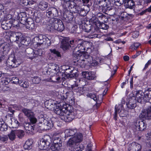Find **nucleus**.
<instances>
[{
	"mask_svg": "<svg viewBox=\"0 0 151 151\" xmlns=\"http://www.w3.org/2000/svg\"><path fill=\"white\" fill-rule=\"evenodd\" d=\"M74 43L78 44L77 46L74 49L75 51H77L75 54L74 59L76 60L74 61V62L76 65L83 68L85 66L86 62H90L88 60V58H90L89 56L88 53L83 52V50H85V48L83 45V43L81 40L77 39L76 41L73 40L70 41V43L71 45Z\"/></svg>",
	"mask_w": 151,
	"mask_h": 151,
	"instance_id": "obj_1",
	"label": "nucleus"
},
{
	"mask_svg": "<svg viewBox=\"0 0 151 151\" xmlns=\"http://www.w3.org/2000/svg\"><path fill=\"white\" fill-rule=\"evenodd\" d=\"M54 112L60 116L61 119L66 122L71 121L76 115V112L73 111V107L65 103L57 104L55 107Z\"/></svg>",
	"mask_w": 151,
	"mask_h": 151,
	"instance_id": "obj_2",
	"label": "nucleus"
},
{
	"mask_svg": "<svg viewBox=\"0 0 151 151\" xmlns=\"http://www.w3.org/2000/svg\"><path fill=\"white\" fill-rule=\"evenodd\" d=\"M22 112L25 115L29 118L31 124L25 123L24 124L26 130L32 132L34 129V124L37 122V119L34 116V113L30 110L24 108L22 109Z\"/></svg>",
	"mask_w": 151,
	"mask_h": 151,
	"instance_id": "obj_3",
	"label": "nucleus"
},
{
	"mask_svg": "<svg viewBox=\"0 0 151 151\" xmlns=\"http://www.w3.org/2000/svg\"><path fill=\"white\" fill-rule=\"evenodd\" d=\"M51 142L50 136L46 135L41 139L39 144V147L41 150H45L49 147Z\"/></svg>",
	"mask_w": 151,
	"mask_h": 151,
	"instance_id": "obj_4",
	"label": "nucleus"
},
{
	"mask_svg": "<svg viewBox=\"0 0 151 151\" xmlns=\"http://www.w3.org/2000/svg\"><path fill=\"white\" fill-rule=\"evenodd\" d=\"M21 63V60L19 59H16L14 54L10 55L7 61V65L10 68H16Z\"/></svg>",
	"mask_w": 151,
	"mask_h": 151,
	"instance_id": "obj_5",
	"label": "nucleus"
},
{
	"mask_svg": "<svg viewBox=\"0 0 151 151\" xmlns=\"http://www.w3.org/2000/svg\"><path fill=\"white\" fill-rule=\"evenodd\" d=\"M39 121L42 125L44 127L42 129H49L51 128L53 126V121L49 118L41 117Z\"/></svg>",
	"mask_w": 151,
	"mask_h": 151,
	"instance_id": "obj_6",
	"label": "nucleus"
},
{
	"mask_svg": "<svg viewBox=\"0 0 151 151\" xmlns=\"http://www.w3.org/2000/svg\"><path fill=\"white\" fill-rule=\"evenodd\" d=\"M51 68V73H50V75L52 77L51 78V81L55 82H59L60 78L56 75L58 73L57 71L58 69V66L57 65L55 64L52 66Z\"/></svg>",
	"mask_w": 151,
	"mask_h": 151,
	"instance_id": "obj_7",
	"label": "nucleus"
},
{
	"mask_svg": "<svg viewBox=\"0 0 151 151\" xmlns=\"http://www.w3.org/2000/svg\"><path fill=\"white\" fill-rule=\"evenodd\" d=\"M15 35L17 42L18 43L19 47H21V48H25L27 47V45L25 44L27 42L24 40L22 34L20 32H16L15 34Z\"/></svg>",
	"mask_w": 151,
	"mask_h": 151,
	"instance_id": "obj_8",
	"label": "nucleus"
},
{
	"mask_svg": "<svg viewBox=\"0 0 151 151\" xmlns=\"http://www.w3.org/2000/svg\"><path fill=\"white\" fill-rule=\"evenodd\" d=\"M65 137H68L70 136L73 137H72L76 138L78 136L79 132H77L76 129H68L65 130Z\"/></svg>",
	"mask_w": 151,
	"mask_h": 151,
	"instance_id": "obj_9",
	"label": "nucleus"
},
{
	"mask_svg": "<svg viewBox=\"0 0 151 151\" xmlns=\"http://www.w3.org/2000/svg\"><path fill=\"white\" fill-rule=\"evenodd\" d=\"M124 107L122 105L120 104L118 106L116 105L115 106V117L117 116L118 112L119 115L121 117H124L126 114V112L123 109Z\"/></svg>",
	"mask_w": 151,
	"mask_h": 151,
	"instance_id": "obj_10",
	"label": "nucleus"
},
{
	"mask_svg": "<svg viewBox=\"0 0 151 151\" xmlns=\"http://www.w3.org/2000/svg\"><path fill=\"white\" fill-rule=\"evenodd\" d=\"M53 21L55 22V29L60 32L64 30L65 27L62 21L60 19L55 18L53 19Z\"/></svg>",
	"mask_w": 151,
	"mask_h": 151,
	"instance_id": "obj_11",
	"label": "nucleus"
},
{
	"mask_svg": "<svg viewBox=\"0 0 151 151\" xmlns=\"http://www.w3.org/2000/svg\"><path fill=\"white\" fill-rule=\"evenodd\" d=\"M140 118L146 119H151V105L146 110L142 111L139 116Z\"/></svg>",
	"mask_w": 151,
	"mask_h": 151,
	"instance_id": "obj_12",
	"label": "nucleus"
},
{
	"mask_svg": "<svg viewBox=\"0 0 151 151\" xmlns=\"http://www.w3.org/2000/svg\"><path fill=\"white\" fill-rule=\"evenodd\" d=\"M71 88L73 91L76 92L78 95H82L84 93L85 91L83 87H78L76 84L72 85Z\"/></svg>",
	"mask_w": 151,
	"mask_h": 151,
	"instance_id": "obj_13",
	"label": "nucleus"
},
{
	"mask_svg": "<svg viewBox=\"0 0 151 151\" xmlns=\"http://www.w3.org/2000/svg\"><path fill=\"white\" fill-rule=\"evenodd\" d=\"M129 151H141L142 148L140 144L135 142L129 144Z\"/></svg>",
	"mask_w": 151,
	"mask_h": 151,
	"instance_id": "obj_14",
	"label": "nucleus"
},
{
	"mask_svg": "<svg viewBox=\"0 0 151 151\" xmlns=\"http://www.w3.org/2000/svg\"><path fill=\"white\" fill-rule=\"evenodd\" d=\"M58 140L55 139L54 142L50 148L53 151H61L60 147L62 146V144L59 142H58Z\"/></svg>",
	"mask_w": 151,
	"mask_h": 151,
	"instance_id": "obj_15",
	"label": "nucleus"
},
{
	"mask_svg": "<svg viewBox=\"0 0 151 151\" xmlns=\"http://www.w3.org/2000/svg\"><path fill=\"white\" fill-rule=\"evenodd\" d=\"M82 74L83 77L88 80L93 79L96 77L95 73L91 72H83Z\"/></svg>",
	"mask_w": 151,
	"mask_h": 151,
	"instance_id": "obj_16",
	"label": "nucleus"
},
{
	"mask_svg": "<svg viewBox=\"0 0 151 151\" xmlns=\"http://www.w3.org/2000/svg\"><path fill=\"white\" fill-rule=\"evenodd\" d=\"M136 100L134 97L130 98L129 100H127V107L130 109H134L136 106Z\"/></svg>",
	"mask_w": 151,
	"mask_h": 151,
	"instance_id": "obj_17",
	"label": "nucleus"
},
{
	"mask_svg": "<svg viewBox=\"0 0 151 151\" xmlns=\"http://www.w3.org/2000/svg\"><path fill=\"white\" fill-rule=\"evenodd\" d=\"M136 129L140 131L144 130L146 128V124L142 121H137L136 123Z\"/></svg>",
	"mask_w": 151,
	"mask_h": 151,
	"instance_id": "obj_18",
	"label": "nucleus"
},
{
	"mask_svg": "<svg viewBox=\"0 0 151 151\" xmlns=\"http://www.w3.org/2000/svg\"><path fill=\"white\" fill-rule=\"evenodd\" d=\"M71 46L70 45L68 40L66 39H63L61 42L60 47L63 50H65L69 48Z\"/></svg>",
	"mask_w": 151,
	"mask_h": 151,
	"instance_id": "obj_19",
	"label": "nucleus"
},
{
	"mask_svg": "<svg viewBox=\"0 0 151 151\" xmlns=\"http://www.w3.org/2000/svg\"><path fill=\"white\" fill-rule=\"evenodd\" d=\"M26 27L27 29L31 30L35 29V25L34 21L32 19L30 21H28L26 24Z\"/></svg>",
	"mask_w": 151,
	"mask_h": 151,
	"instance_id": "obj_20",
	"label": "nucleus"
},
{
	"mask_svg": "<svg viewBox=\"0 0 151 151\" xmlns=\"http://www.w3.org/2000/svg\"><path fill=\"white\" fill-rule=\"evenodd\" d=\"M124 6L126 8L132 9L134 5V3L132 0H124Z\"/></svg>",
	"mask_w": 151,
	"mask_h": 151,
	"instance_id": "obj_21",
	"label": "nucleus"
},
{
	"mask_svg": "<svg viewBox=\"0 0 151 151\" xmlns=\"http://www.w3.org/2000/svg\"><path fill=\"white\" fill-rule=\"evenodd\" d=\"M35 38L38 40V43L40 44H42L43 42L47 41V39H48L45 35H40L36 37Z\"/></svg>",
	"mask_w": 151,
	"mask_h": 151,
	"instance_id": "obj_22",
	"label": "nucleus"
},
{
	"mask_svg": "<svg viewBox=\"0 0 151 151\" xmlns=\"http://www.w3.org/2000/svg\"><path fill=\"white\" fill-rule=\"evenodd\" d=\"M144 93L141 91H138L136 94V98L135 99H137V101L139 103H141L143 99Z\"/></svg>",
	"mask_w": 151,
	"mask_h": 151,
	"instance_id": "obj_23",
	"label": "nucleus"
},
{
	"mask_svg": "<svg viewBox=\"0 0 151 151\" xmlns=\"http://www.w3.org/2000/svg\"><path fill=\"white\" fill-rule=\"evenodd\" d=\"M27 56L29 57V58L32 59L35 57L34 50L31 48L28 49L27 50Z\"/></svg>",
	"mask_w": 151,
	"mask_h": 151,
	"instance_id": "obj_24",
	"label": "nucleus"
},
{
	"mask_svg": "<svg viewBox=\"0 0 151 151\" xmlns=\"http://www.w3.org/2000/svg\"><path fill=\"white\" fill-rule=\"evenodd\" d=\"M32 140L30 139H28L27 140L24 145V148L25 150L30 149L32 148Z\"/></svg>",
	"mask_w": 151,
	"mask_h": 151,
	"instance_id": "obj_25",
	"label": "nucleus"
},
{
	"mask_svg": "<svg viewBox=\"0 0 151 151\" xmlns=\"http://www.w3.org/2000/svg\"><path fill=\"white\" fill-rule=\"evenodd\" d=\"M16 137L19 139L22 138L24 136L25 133L24 131L21 129L15 130Z\"/></svg>",
	"mask_w": 151,
	"mask_h": 151,
	"instance_id": "obj_26",
	"label": "nucleus"
},
{
	"mask_svg": "<svg viewBox=\"0 0 151 151\" xmlns=\"http://www.w3.org/2000/svg\"><path fill=\"white\" fill-rule=\"evenodd\" d=\"M38 6L39 8L41 10H44L48 7V4L45 1H42L40 2Z\"/></svg>",
	"mask_w": 151,
	"mask_h": 151,
	"instance_id": "obj_27",
	"label": "nucleus"
},
{
	"mask_svg": "<svg viewBox=\"0 0 151 151\" xmlns=\"http://www.w3.org/2000/svg\"><path fill=\"white\" fill-rule=\"evenodd\" d=\"M52 21L53 22L51 23L50 22L47 25L46 29L48 31H52L54 30H55V22H54V21H53V20Z\"/></svg>",
	"mask_w": 151,
	"mask_h": 151,
	"instance_id": "obj_28",
	"label": "nucleus"
},
{
	"mask_svg": "<svg viewBox=\"0 0 151 151\" xmlns=\"http://www.w3.org/2000/svg\"><path fill=\"white\" fill-rule=\"evenodd\" d=\"M8 136L10 140L13 141L16 137L15 130H12L8 134Z\"/></svg>",
	"mask_w": 151,
	"mask_h": 151,
	"instance_id": "obj_29",
	"label": "nucleus"
},
{
	"mask_svg": "<svg viewBox=\"0 0 151 151\" xmlns=\"http://www.w3.org/2000/svg\"><path fill=\"white\" fill-rule=\"evenodd\" d=\"M10 81L11 80L10 78L6 76H5L1 78V82L4 85H7Z\"/></svg>",
	"mask_w": 151,
	"mask_h": 151,
	"instance_id": "obj_30",
	"label": "nucleus"
},
{
	"mask_svg": "<svg viewBox=\"0 0 151 151\" xmlns=\"http://www.w3.org/2000/svg\"><path fill=\"white\" fill-rule=\"evenodd\" d=\"M4 122L2 120H0V131H6L7 129V126L6 125L4 124Z\"/></svg>",
	"mask_w": 151,
	"mask_h": 151,
	"instance_id": "obj_31",
	"label": "nucleus"
},
{
	"mask_svg": "<svg viewBox=\"0 0 151 151\" xmlns=\"http://www.w3.org/2000/svg\"><path fill=\"white\" fill-rule=\"evenodd\" d=\"M87 96H89L91 98L93 99L94 101L98 103V101L99 100L100 98L99 97L97 98L96 95L94 93H90L88 94Z\"/></svg>",
	"mask_w": 151,
	"mask_h": 151,
	"instance_id": "obj_32",
	"label": "nucleus"
},
{
	"mask_svg": "<svg viewBox=\"0 0 151 151\" xmlns=\"http://www.w3.org/2000/svg\"><path fill=\"white\" fill-rule=\"evenodd\" d=\"M19 85L21 87L24 88H27L29 86V83L27 81H24L23 82L22 81H20Z\"/></svg>",
	"mask_w": 151,
	"mask_h": 151,
	"instance_id": "obj_33",
	"label": "nucleus"
},
{
	"mask_svg": "<svg viewBox=\"0 0 151 151\" xmlns=\"http://www.w3.org/2000/svg\"><path fill=\"white\" fill-rule=\"evenodd\" d=\"M12 83L15 84H17L19 83V78L16 77H13L11 80Z\"/></svg>",
	"mask_w": 151,
	"mask_h": 151,
	"instance_id": "obj_34",
	"label": "nucleus"
},
{
	"mask_svg": "<svg viewBox=\"0 0 151 151\" xmlns=\"http://www.w3.org/2000/svg\"><path fill=\"white\" fill-rule=\"evenodd\" d=\"M35 57L38 56H41L42 53V50L41 49H39L34 51Z\"/></svg>",
	"mask_w": 151,
	"mask_h": 151,
	"instance_id": "obj_35",
	"label": "nucleus"
},
{
	"mask_svg": "<svg viewBox=\"0 0 151 151\" xmlns=\"http://www.w3.org/2000/svg\"><path fill=\"white\" fill-rule=\"evenodd\" d=\"M51 10L52 14V15L54 17H56L58 15V12L57 10V9L54 7H52L51 8Z\"/></svg>",
	"mask_w": 151,
	"mask_h": 151,
	"instance_id": "obj_36",
	"label": "nucleus"
},
{
	"mask_svg": "<svg viewBox=\"0 0 151 151\" xmlns=\"http://www.w3.org/2000/svg\"><path fill=\"white\" fill-rule=\"evenodd\" d=\"M52 11L51 10V8L49 9L46 11V15L48 17H51L52 15Z\"/></svg>",
	"mask_w": 151,
	"mask_h": 151,
	"instance_id": "obj_37",
	"label": "nucleus"
},
{
	"mask_svg": "<svg viewBox=\"0 0 151 151\" xmlns=\"http://www.w3.org/2000/svg\"><path fill=\"white\" fill-rule=\"evenodd\" d=\"M139 43L136 42L134 43L130 47V48L132 49L135 50L137 49L140 45Z\"/></svg>",
	"mask_w": 151,
	"mask_h": 151,
	"instance_id": "obj_38",
	"label": "nucleus"
},
{
	"mask_svg": "<svg viewBox=\"0 0 151 151\" xmlns=\"http://www.w3.org/2000/svg\"><path fill=\"white\" fill-rule=\"evenodd\" d=\"M50 51L51 53L59 57H60V52L55 50L54 49H50Z\"/></svg>",
	"mask_w": 151,
	"mask_h": 151,
	"instance_id": "obj_39",
	"label": "nucleus"
},
{
	"mask_svg": "<svg viewBox=\"0 0 151 151\" xmlns=\"http://www.w3.org/2000/svg\"><path fill=\"white\" fill-rule=\"evenodd\" d=\"M3 102L2 101H0V108H5L4 110L6 111H9V109L7 107L5 108L6 106L3 103Z\"/></svg>",
	"mask_w": 151,
	"mask_h": 151,
	"instance_id": "obj_40",
	"label": "nucleus"
},
{
	"mask_svg": "<svg viewBox=\"0 0 151 151\" xmlns=\"http://www.w3.org/2000/svg\"><path fill=\"white\" fill-rule=\"evenodd\" d=\"M75 9L76 10L75 12L77 13H80V12L83 11L84 9L81 8L79 6H75Z\"/></svg>",
	"mask_w": 151,
	"mask_h": 151,
	"instance_id": "obj_41",
	"label": "nucleus"
},
{
	"mask_svg": "<svg viewBox=\"0 0 151 151\" xmlns=\"http://www.w3.org/2000/svg\"><path fill=\"white\" fill-rule=\"evenodd\" d=\"M102 101V98L101 97L99 99V100L98 101V103L96 102V105L93 106L94 108L97 109L100 105V104Z\"/></svg>",
	"mask_w": 151,
	"mask_h": 151,
	"instance_id": "obj_42",
	"label": "nucleus"
},
{
	"mask_svg": "<svg viewBox=\"0 0 151 151\" xmlns=\"http://www.w3.org/2000/svg\"><path fill=\"white\" fill-rule=\"evenodd\" d=\"M40 78L39 77H35L33 80L34 82L36 84H38L40 82Z\"/></svg>",
	"mask_w": 151,
	"mask_h": 151,
	"instance_id": "obj_43",
	"label": "nucleus"
},
{
	"mask_svg": "<svg viewBox=\"0 0 151 151\" xmlns=\"http://www.w3.org/2000/svg\"><path fill=\"white\" fill-rule=\"evenodd\" d=\"M32 102L33 105L35 106H38L40 104V102L37 100H33L32 101Z\"/></svg>",
	"mask_w": 151,
	"mask_h": 151,
	"instance_id": "obj_44",
	"label": "nucleus"
},
{
	"mask_svg": "<svg viewBox=\"0 0 151 151\" xmlns=\"http://www.w3.org/2000/svg\"><path fill=\"white\" fill-rule=\"evenodd\" d=\"M0 139L1 141L3 142H5L8 140V138L7 136L4 135L1 137Z\"/></svg>",
	"mask_w": 151,
	"mask_h": 151,
	"instance_id": "obj_45",
	"label": "nucleus"
},
{
	"mask_svg": "<svg viewBox=\"0 0 151 151\" xmlns=\"http://www.w3.org/2000/svg\"><path fill=\"white\" fill-rule=\"evenodd\" d=\"M146 137L147 139H151V131H149L146 134Z\"/></svg>",
	"mask_w": 151,
	"mask_h": 151,
	"instance_id": "obj_46",
	"label": "nucleus"
},
{
	"mask_svg": "<svg viewBox=\"0 0 151 151\" xmlns=\"http://www.w3.org/2000/svg\"><path fill=\"white\" fill-rule=\"evenodd\" d=\"M12 123L14 124H16V126H18L19 125V122L17 120L15 119L14 118H13L12 120Z\"/></svg>",
	"mask_w": 151,
	"mask_h": 151,
	"instance_id": "obj_47",
	"label": "nucleus"
},
{
	"mask_svg": "<svg viewBox=\"0 0 151 151\" xmlns=\"http://www.w3.org/2000/svg\"><path fill=\"white\" fill-rule=\"evenodd\" d=\"M13 107L17 110H20L21 109V106L19 105H14L13 106Z\"/></svg>",
	"mask_w": 151,
	"mask_h": 151,
	"instance_id": "obj_48",
	"label": "nucleus"
},
{
	"mask_svg": "<svg viewBox=\"0 0 151 151\" xmlns=\"http://www.w3.org/2000/svg\"><path fill=\"white\" fill-rule=\"evenodd\" d=\"M101 28L104 29H106L108 28V26L104 23H102L101 25Z\"/></svg>",
	"mask_w": 151,
	"mask_h": 151,
	"instance_id": "obj_49",
	"label": "nucleus"
},
{
	"mask_svg": "<svg viewBox=\"0 0 151 151\" xmlns=\"http://www.w3.org/2000/svg\"><path fill=\"white\" fill-rule=\"evenodd\" d=\"M138 33L137 32H134L132 33V36L134 38H136L138 36Z\"/></svg>",
	"mask_w": 151,
	"mask_h": 151,
	"instance_id": "obj_50",
	"label": "nucleus"
},
{
	"mask_svg": "<svg viewBox=\"0 0 151 151\" xmlns=\"http://www.w3.org/2000/svg\"><path fill=\"white\" fill-rule=\"evenodd\" d=\"M21 2L24 6L28 5V0H21Z\"/></svg>",
	"mask_w": 151,
	"mask_h": 151,
	"instance_id": "obj_51",
	"label": "nucleus"
},
{
	"mask_svg": "<svg viewBox=\"0 0 151 151\" xmlns=\"http://www.w3.org/2000/svg\"><path fill=\"white\" fill-rule=\"evenodd\" d=\"M62 69L65 70H69L70 68L68 66L63 65L62 66Z\"/></svg>",
	"mask_w": 151,
	"mask_h": 151,
	"instance_id": "obj_52",
	"label": "nucleus"
},
{
	"mask_svg": "<svg viewBox=\"0 0 151 151\" xmlns=\"http://www.w3.org/2000/svg\"><path fill=\"white\" fill-rule=\"evenodd\" d=\"M151 64V60H149L145 65V68H147L148 66Z\"/></svg>",
	"mask_w": 151,
	"mask_h": 151,
	"instance_id": "obj_53",
	"label": "nucleus"
},
{
	"mask_svg": "<svg viewBox=\"0 0 151 151\" xmlns=\"http://www.w3.org/2000/svg\"><path fill=\"white\" fill-rule=\"evenodd\" d=\"M141 53V51H139L137 52L135 55H134L132 56V58H136Z\"/></svg>",
	"mask_w": 151,
	"mask_h": 151,
	"instance_id": "obj_54",
	"label": "nucleus"
},
{
	"mask_svg": "<svg viewBox=\"0 0 151 151\" xmlns=\"http://www.w3.org/2000/svg\"><path fill=\"white\" fill-rule=\"evenodd\" d=\"M9 90V88L7 86H5L3 88V89H2V91H8Z\"/></svg>",
	"mask_w": 151,
	"mask_h": 151,
	"instance_id": "obj_55",
	"label": "nucleus"
},
{
	"mask_svg": "<svg viewBox=\"0 0 151 151\" xmlns=\"http://www.w3.org/2000/svg\"><path fill=\"white\" fill-rule=\"evenodd\" d=\"M65 75H66L65 77L67 78L68 79L72 77V75L71 74H70L68 73H65Z\"/></svg>",
	"mask_w": 151,
	"mask_h": 151,
	"instance_id": "obj_56",
	"label": "nucleus"
},
{
	"mask_svg": "<svg viewBox=\"0 0 151 151\" xmlns=\"http://www.w3.org/2000/svg\"><path fill=\"white\" fill-rule=\"evenodd\" d=\"M28 5H32L34 3V1L33 0H28Z\"/></svg>",
	"mask_w": 151,
	"mask_h": 151,
	"instance_id": "obj_57",
	"label": "nucleus"
},
{
	"mask_svg": "<svg viewBox=\"0 0 151 151\" xmlns=\"http://www.w3.org/2000/svg\"><path fill=\"white\" fill-rule=\"evenodd\" d=\"M123 59L125 61H127L129 60V57L128 56L126 55L123 57Z\"/></svg>",
	"mask_w": 151,
	"mask_h": 151,
	"instance_id": "obj_58",
	"label": "nucleus"
},
{
	"mask_svg": "<svg viewBox=\"0 0 151 151\" xmlns=\"http://www.w3.org/2000/svg\"><path fill=\"white\" fill-rule=\"evenodd\" d=\"M134 64L132 65L131 66V67H130V69H129V71L128 74H129V76L130 75V73H131V72L132 71V70L133 68V66L134 65Z\"/></svg>",
	"mask_w": 151,
	"mask_h": 151,
	"instance_id": "obj_59",
	"label": "nucleus"
},
{
	"mask_svg": "<svg viewBox=\"0 0 151 151\" xmlns=\"http://www.w3.org/2000/svg\"><path fill=\"white\" fill-rule=\"evenodd\" d=\"M108 89L107 88H106L104 90V91H103V96H104V95H105L106 94V93H107V91H108Z\"/></svg>",
	"mask_w": 151,
	"mask_h": 151,
	"instance_id": "obj_60",
	"label": "nucleus"
},
{
	"mask_svg": "<svg viewBox=\"0 0 151 151\" xmlns=\"http://www.w3.org/2000/svg\"><path fill=\"white\" fill-rule=\"evenodd\" d=\"M82 1L84 4H87L89 2V0H82Z\"/></svg>",
	"mask_w": 151,
	"mask_h": 151,
	"instance_id": "obj_61",
	"label": "nucleus"
},
{
	"mask_svg": "<svg viewBox=\"0 0 151 151\" xmlns=\"http://www.w3.org/2000/svg\"><path fill=\"white\" fill-rule=\"evenodd\" d=\"M117 66L116 65H115L114 66V67L113 69V70H114V72L115 73L116 72V71L117 70Z\"/></svg>",
	"mask_w": 151,
	"mask_h": 151,
	"instance_id": "obj_62",
	"label": "nucleus"
},
{
	"mask_svg": "<svg viewBox=\"0 0 151 151\" xmlns=\"http://www.w3.org/2000/svg\"><path fill=\"white\" fill-rule=\"evenodd\" d=\"M146 12H151V6L147 9H146Z\"/></svg>",
	"mask_w": 151,
	"mask_h": 151,
	"instance_id": "obj_63",
	"label": "nucleus"
},
{
	"mask_svg": "<svg viewBox=\"0 0 151 151\" xmlns=\"http://www.w3.org/2000/svg\"><path fill=\"white\" fill-rule=\"evenodd\" d=\"M146 12V10L142 11V12H141L140 13V15H142L143 14H144Z\"/></svg>",
	"mask_w": 151,
	"mask_h": 151,
	"instance_id": "obj_64",
	"label": "nucleus"
}]
</instances>
